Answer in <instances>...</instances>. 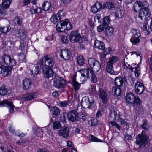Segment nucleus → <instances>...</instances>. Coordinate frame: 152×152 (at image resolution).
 Instances as JSON below:
<instances>
[{"mask_svg": "<svg viewBox=\"0 0 152 152\" xmlns=\"http://www.w3.org/2000/svg\"><path fill=\"white\" fill-rule=\"evenodd\" d=\"M148 3L146 1L143 2V18H144L145 23L143 25V31L146 35H148L151 31H152V18L150 22V27L148 24V20L150 19L151 13L148 9Z\"/></svg>", "mask_w": 152, "mask_h": 152, "instance_id": "obj_1", "label": "nucleus"}, {"mask_svg": "<svg viewBox=\"0 0 152 152\" xmlns=\"http://www.w3.org/2000/svg\"><path fill=\"white\" fill-rule=\"evenodd\" d=\"M38 64L41 68L46 67L53 68L55 65L54 58L50 55H46L42 57L39 60Z\"/></svg>", "mask_w": 152, "mask_h": 152, "instance_id": "obj_2", "label": "nucleus"}, {"mask_svg": "<svg viewBox=\"0 0 152 152\" xmlns=\"http://www.w3.org/2000/svg\"><path fill=\"white\" fill-rule=\"evenodd\" d=\"M126 101L127 103L129 104H136L137 105L140 104L141 101L138 97H135L134 95L132 93H128L126 97Z\"/></svg>", "mask_w": 152, "mask_h": 152, "instance_id": "obj_3", "label": "nucleus"}, {"mask_svg": "<svg viewBox=\"0 0 152 152\" xmlns=\"http://www.w3.org/2000/svg\"><path fill=\"white\" fill-rule=\"evenodd\" d=\"M99 96L104 103H107L109 98V92L106 89L99 88L98 91Z\"/></svg>", "mask_w": 152, "mask_h": 152, "instance_id": "obj_4", "label": "nucleus"}, {"mask_svg": "<svg viewBox=\"0 0 152 152\" xmlns=\"http://www.w3.org/2000/svg\"><path fill=\"white\" fill-rule=\"evenodd\" d=\"M2 5L0 4V18L3 17L6 14V9L8 8L12 0H2Z\"/></svg>", "mask_w": 152, "mask_h": 152, "instance_id": "obj_5", "label": "nucleus"}, {"mask_svg": "<svg viewBox=\"0 0 152 152\" xmlns=\"http://www.w3.org/2000/svg\"><path fill=\"white\" fill-rule=\"evenodd\" d=\"M53 85L57 88L60 89L65 88L66 83L64 79L60 77H57L53 80Z\"/></svg>", "mask_w": 152, "mask_h": 152, "instance_id": "obj_6", "label": "nucleus"}, {"mask_svg": "<svg viewBox=\"0 0 152 152\" xmlns=\"http://www.w3.org/2000/svg\"><path fill=\"white\" fill-rule=\"evenodd\" d=\"M88 64L95 72H98L101 68L100 63L92 58H90L88 60Z\"/></svg>", "mask_w": 152, "mask_h": 152, "instance_id": "obj_7", "label": "nucleus"}, {"mask_svg": "<svg viewBox=\"0 0 152 152\" xmlns=\"http://www.w3.org/2000/svg\"><path fill=\"white\" fill-rule=\"evenodd\" d=\"M81 105L84 108H92L94 105V101L90 102L89 98L87 96L83 97L81 102Z\"/></svg>", "mask_w": 152, "mask_h": 152, "instance_id": "obj_8", "label": "nucleus"}, {"mask_svg": "<svg viewBox=\"0 0 152 152\" xmlns=\"http://www.w3.org/2000/svg\"><path fill=\"white\" fill-rule=\"evenodd\" d=\"M132 34V38L130 39V42L133 44H135L140 42L139 38L140 36L139 31L135 29H132L131 30Z\"/></svg>", "mask_w": 152, "mask_h": 152, "instance_id": "obj_9", "label": "nucleus"}, {"mask_svg": "<svg viewBox=\"0 0 152 152\" xmlns=\"http://www.w3.org/2000/svg\"><path fill=\"white\" fill-rule=\"evenodd\" d=\"M4 63L6 65L10 66H14L16 65V61L12 59L10 56L4 54L2 56Z\"/></svg>", "mask_w": 152, "mask_h": 152, "instance_id": "obj_10", "label": "nucleus"}, {"mask_svg": "<svg viewBox=\"0 0 152 152\" xmlns=\"http://www.w3.org/2000/svg\"><path fill=\"white\" fill-rule=\"evenodd\" d=\"M81 38V35L77 30L72 32L70 34L69 39L72 42H78Z\"/></svg>", "mask_w": 152, "mask_h": 152, "instance_id": "obj_11", "label": "nucleus"}, {"mask_svg": "<svg viewBox=\"0 0 152 152\" xmlns=\"http://www.w3.org/2000/svg\"><path fill=\"white\" fill-rule=\"evenodd\" d=\"M67 117L68 119L72 122H75L76 121H79V115L76 111L72 110L68 112Z\"/></svg>", "mask_w": 152, "mask_h": 152, "instance_id": "obj_12", "label": "nucleus"}, {"mask_svg": "<svg viewBox=\"0 0 152 152\" xmlns=\"http://www.w3.org/2000/svg\"><path fill=\"white\" fill-rule=\"evenodd\" d=\"M134 9L136 12H139L138 18L142 20V3L141 1H137L134 4Z\"/></svg>", "mask_w": 152, "mask_h": 152, "instance_id": "obj_13", "label": "nucleus"}, {"mask_svg": "<svg viewBox=\"0 0 152 152\" xmlns=\"http://www.w3.org/2000/svg\"><path fill=\"white\" fill-rule=\"evenodd\" d=\"M16 34H18V37L20 40L24 41L26 39L27 33L26 29L20 28L16 31Z\"/></svg>", "mask_w": 152, "mask_h": 152, "instance_id": "obj_14", "label": "nucleus"}, {"mask_svg": "<svg viewBox=\"0 0 152 152\" xmlns=\"http://www.w3.org/2000/svg\"><path fill=\"white\" fill-rule=\"evenodd\" d=\"M41 68L43 71L44 76L47 78L51 79L50 80H52L53 78V76L54 74L53 68L46 67H42Z\"/></svg>", "mask_w": 152, "mask_h": 152, "instance_id": "obj_15", "label": "nucleus"}, {"mask_svg": "<svg viewBox=\"0 0 152 152\" xmlns=\"http://www.w3.org/2000/svg\"><path fill=\"white\" fill-rule=\"evenodd\" d=\"M139 65H140L139 63L137 64L136 63L134 64H133L131 65V66H130V65H128V66L129 68L130 69L132 72H134L136 77H138L139 76L140 72V70L139 66Z\"/></svg>", "mask_w": 152, "mask_h": 152, "instance_id": "obj_16", "label": "nucleus"}, {"mask_svg": "<svg viewBox=\"0 0 152 152\" xmlns=\"http://www.w3.org/2000/svg\"><path fill=\"white\" fill-rule=\"evenodd\" d=\"M59 55L60 57L64 60H68L70 58V52L66 49H63L60 52Z\"/></svg>", "mask_w": 152, "mask_h": 152, "instance_id": "obj_17", "label": "nucleus"}, {"mask_svg": "<svg viewBox=\"0 0 152 152\" xmlns=\"http://www.w3.org/2000/svg\"><path fill=\"white\" fill-rule=\"evenodd\" d=\"M65 21L58 22L56 25V29L58 32H63L65 30Z\"/></svg>", "mask_w": 152, "mask_h": 152, "instance_id": "obj_18", "label": "nucleus"}, {"mask_svg": "<svg viewBox=\"0 0 152 152\" xmlns=\"http://www.w3.org/2000/svg\"><path fill=\"white\" fill-rule=\"evenodd\" d=\"M69 131L67 126H64L59 131V135L64 138H66L69 136Z\"/></svg>", "mask_w": 152, "mask_h": 152, "instance_id": "obj_19", "label": "nucleus"}, {"mask_svg": "<svg viewBox=\"0 0 152 152\" xmlns=\"http://www.w3.org/2000/svg\"><path fill=\"white\" fill-rule=\"evenodd\" d=\"M23 87L26 90L29 89L31 86V81L30 79L26 78L23 80L22 82Z\"/></svg>", "mask_w": 152, "mask_h": 152, "instance_id": "obj_20", "label": "nucleus"}, {"mask_svg": "<svg viewBox=\"0 0 152 152\" xmlns=\"http://www.w3.org/2000/svg\"><path fill=\"white\" fill-rule=\"evenodd\" d=\"M33 4V6L30 9V10L32 14L36 13L39 14L42 13V8L36 5V4Z\"/></svg>", "mask_w": 152, "mask_h": 152, "instance_id": "obj_21", "label": "nucleus"}, {"mask_svg": "<svg viewBox=\"0 0 152 152\" xmlns=\"http://www.w3.org/2000/svg\"><path fill=\"white\" fill-rule=\"evenodd\" d=\"M136 141L135 143L137 145H138V150L141 149L142 145V131L141 132V134H139L136 136Z\"/></svg>", "mask_w": 152, "mask_h": 152, "instance_id": "obj_22", "label": "nucleus"}, {"mask_svg": "<svg viewBox=\"0 0 152 152\" xmlns=\"http://www.w3.org/2000/svg\"><path fill=\"white\" fill-rule=\"evenodd\" d=\"M142 83L140 82H137L135 85V91L136 93L140 95L142 93Z\"/></svg>", "mask_w": 152, "mask_h": 152, "instance_id": "obj_23", "label": "nucleus"}, {"mask_svg": "<svg viewBox=\"0 0 152 152\" xmlns=\"http://www.w3.org/2000/svg\"><path fill=\"white\" fill-rule=\"evenodd\" d=\"M92 72V71L90 70L89 68H84L80 70L81 76L83 77H86L87 79L90 77L89 73H91Z\"/></svg>", "mask_w": 152, "mask_h": 152, "instance_id": "obj_24", "label": "nucleus"}, {"mask_svg": "<svg viewBox=\"0 0 152 152\" xmlns=\"http://www.w3.org/2000/svg\"><path fill=\"white\" fill-rule=\"evenodd\" d=\"M94 46L95 48L102 50H104L105 48L104 44L102 42L98 40H96L95 41Z\"/></svg>", "mask_w": 152, "mask_h": 152, "instance_id": "obj_25", "label": "nucleus"}, {"mask_svg": "<svg viewBox=\"0 0 152 152\" xmlns=\"http://www.w3.org/2000/svg\"><path fill=\"white\" fill-rule=\"evenodd\" d=\"M102 5L99 2H96L91 7V10L94 13H96L102 8Z\"/></svg>", "mask_w": 152, "mask_h": 152, "instance_id": "obj_26", "label": "nucleus"}, {"mask_svg": "<svg viewBox=\"0 0 152 152\" xmlns=\"http://www.w3.org/2000/svg\"><path fill=\"white\" fill-rule=\"evenodd\" d=\"M115 83L117 86L121 87L122 86L124 83L123 79L121 77H116L115 79Z\"/></svg>", "mask_w": 152, "mask_h": 152, "instance_id": "obj_27", "label": "nucleus"}, {"mask_svg": "<svg viewBox=\"0 0 152 152\" xmlns=\"http://www.w3.org/2000/svg\"><path fill=\"white\" fill-rule=\"evenodd\" d=\"M119 115L118 114L116 109L114 107L111 108L109 113V115L111 118L115 120L116 118L117 117V115Z\"/></svg>", "mask_w": 152, "mask_h": 152, "instance_id": "obj_28", "label": "nucleus"}, {"mask_svg": "<svg viewBox=\"0 0 152 152\" xmlns=\"http://www.w3.org/2000/svg\"><path fill=\"white\" fill-rule=\"evenodd\" d=\"M104 7L109 10H112L115 9L117 7V5L114 2H109L104 4Z\"/></svg>", "mask_w": 152, "mask_h": 152, "instance_id": "obj_29", "label": "nucleus"}, {"mask_svg": "<svg viewBox=\"0 0 152 152\" xmlns=\"http://www.w3.org/2000/svg\"><path fill=\"white\" fill-rule=\"evenodd\" d=\"M106 70L108 73L111 75H117V74L114 72L113 68V65L111 64L107 63Z\"/></svg>", "mask_w": 152, "mask_h": 152, "instance_id": "obj_30", "label": "nucleus"}, {"mask_svg": "<svg viewBox=\"0 0 152 152\" xmlns=\"http://www.w3.org/2000/svg\"><path fill=\"white\" fill-rule=\"evenodd\" d=\"M114 31L113 28L110 26L107 27L104 30L105 34L108 36H112L113 34Z\"/></svg>", "mask_w": 152, "mask_h": 152, "instance_id": "obj_31", "label": "nucleus"}, {"mask_svg": "<svg viewBox=\"0 0 152 152\" xmlns=\"http://www.w3.org/2000/svg\"><path fill=\"white\" fill-rule=\"evenodd\" d=\"M52 116L55 118L59 115L60 113V110L56 106L53 107L51 108Z\"/></svg>", "mask_w": 152, "mask_h": 152, "instance_id": "obj_32", "label": "nucleus"}, {"mask_svg": "<svg viewBox=\"0 0 152 152\" xmlns=\"http://www.w3.org/2000/svg\"><path fill=\"white\" fill-rule=\"evenodd\" d=\"M13 22L15 25L21 26L23 23L22 19L20 17H15L13 20Z\"/></svg>", "mask_w": 152, "mask_h": 152, "instance_id": "obj_33", "label": "nucleus"}, {"mask_svg": "<svg viewBox=\"0 0 152 152\" xmlns=\"http://www.w3.org/2000/svg\"><path fill=\"white\" fill-rule=\"evenodd\" d=\"M113 92H114L115 96L118 97L121 96V89L117 86H115L112 89Z\"/></svg>", "mask_w": 152, "mask_h": 152, "instance_id": "obj_34", "label": "nucleus"}, {"mask_svg": "<svg viewBox=\"0 0 152 152\" xmlns=\"http://www.w3.org/2000/svg\"><path fill=\"white\" fill-rule=\"evenodd\" d=\"M35 95L34 93H28L25 94L23 96V99L28 101L33 99Z\"/></svg>", "mask_w": 152, "mask_h": 152, "instance_id": "obj_35", "label": "nucleus"}, {"mask_svg": "<svg viewBox=\"0 0 152 152\" xmlns=\"http://www.w3.org/2000/svg\"><path fill=\"white\" fill-rule=\"evenodd\" d=\"M4 106H8L9 107V112L10 113H13L14 111V106L12 102L7 101V102L4 104Z\"/></svg>", "mask_w": 152, "mask_h": 152, "instance_id": "obj_36", "label": "nucleus"}, {"mask_svg": "<svg viewBox=\"0 0 152 152\" xmlns=\"http://www.w3.org/2000/svg\"><path fill=\"white\" fill-rule=\"evenodd\" d=\"M51 6V4L50 1H46L44 2L42 5V8L43 10L47 11L49 10Z\"/></svg>", "mask_w": 152, "mask_h": 152, "instance_id": "obj_37", "label": "nucleus"}, {"mask_svg": "<svg viewBox=\"0 0 152 152\" xmlns=\"http://www.w3.org/2000/svg\"><path fill=\"white\" fill-rule=\"evenodd\" d=\"M150 139L147 134H143V147L147 145H148L150 144Z\"/></svg>", "mask_w": 152, "mask_h": 152, "instance_id": "obj_38", "label": "nucleus"}, {"mask_svg": "<svg viewBox=\"0 0 152 152\" xmlns=\"http://www.w3.org/2000/svg\"><path fill=\"white\" fill-rule=\"evenodd\" d=\"M13 66H5L4 68V75L5 76H7L8 75L10 72L12 70V67Z\"/></svg>", "mask_w": 152, "mask_h": 152, "instance_id": "obj_39", "label": "nucleus"}, {"mask_svg": "<svg viewBox=\"0 0 152 152\" xmlns=\"http://www.w3.org/2000/svg\"><path fill=\"white\" fill-rule=\"evenodd\" d=\"M124 10L118 8L117 9V11L115 12V17L118 18H121L124 16Z\"/></svg>", "mask_w": 152, "mask_h": 152, "instance_id": "obj_40", "label": "nucleus"}, {"mask_svg": "<svg viewBox=\"0 0 152 152\" xmlns=\"http://www.w3.org/2000/svg\"><path fill=\"white\" fill-rule=\"evenodd\" d=\"M110 19L109 17L107 16L105 17L103 20L102 25L104 26L105 28H107L108 26L110 23Z\"/></svg>", "mask_w": 152, "mask_h": 152, "instance_id": "obj_41", "label": "nucleus"}, {"mask_svg": "<svg viewBox=\"0 0 152 152\" xmlns=\"http://www.w3.org/2000/svg\"><path fill=\"white\" fill-rule=\"evenodd\" d=\"M110 19L109 17L107 16L105 17L103 20L102 25L104 26L105 28H107L108 26L110 23Z\"/></svg>", "mask_w": 152, "mask_h": 152, "instance_id": "obj_42", "label": "nucleus"}, {"mask_svg": "<svg viewBox=\"0 0 152 152\" xmlns=\"http://www.w3.org/2000/svg\"><path fill=\"white\" fill-rule=\"evenodd\" d=\"M77 63L80 66L83 65L85 62V60L82 56H79L77 58Z\"/></svg>", "mask_w": 152, "mask_h": 152, "instance_id": "obj_43", "label": "nucleus"}, {"mask_svg": "<svg viewBox=\"0 0 152 152\" xmlns=\"http://www.w3.org/2000/svg\"><path fill=\"white\" fill-rule=\"evenodd\" d=\"M10 29V27L9 26L0 27V31L4 34H6Z\"/></svg>", "mask_w": 152, "mask_h": 152, "instance_id": "obj_44", "label": "nucleus"}, {"mask_svg": "<svg viewBox=\"0 0 152 152\" xmlns=\"http://www.w3.org/2000/svg\"><path fill=\"white\" fill-rule=\"evenodd\" d=\"M118 60V58L116 56H113L109 59L107 63L113 65Z\"/></svg>", "mask_w": 152, "mask_h": 152, "instance_id": "obj_45", "label": "nucleus"}, {"mask_svg": "<svg viewBox=\"0 0 152 152\" xmlns=\"http://www.w3.org/2000/svg\"><path fill=\"white\" fill-rule=\"evenodd\" d=\"M40 70V68L37 66H34L31 71L32 74L37 75L39 73Z\"/></svg>", "mask_w": 152, "mask_h": 152, "instance_id": "obj_46", "label": "nucleus"}, {"mask_svg": "<svg viewBox=\"0 0 152 152\" xmlns=\"http://www.w3.org/2000/svg\"><path fill=\"white\" fill-rule=\"evenodd\" d=\"M60 20V17H58L56 15H52L50 18L51 22L53 24L56 23Z\"/></svg>", "mask_w": 152, "mask_h": 152, "instance_id": "obj_47", "label": "nucleus"}, {"mask_svg": "<svg viewBox=\"0 0 152 152\" xmlns=\"http://www.w3.org/2000/svg\"><path fill=\"white\" fill-rule=\"evenodd\" d=\"M65 30H70L72 28V25L69 22V20L68 19L65 20Z\"/></svg>", "mask_w": 152, "mask_h": 152, "instance_id": "obj_48", "label": "nucleus"}, {"mask_svg": "<svg viewBox=\"0 0 152 152\" xmlns=\"http://www.w3.org/2000/svg\"><path fill=\"white\" fill-rule=\"evenodd\" d=\"M71 83L75 91H77L80 89V84L79 83L77 82H74Z\"/></svg>", "mask_w": 152, "mask_h": 152, "instance_id": "obj_49", "label": "nucleus"}, {"mask_svg": "<svg viewBox=\"0 0 152 152\" xmlns=\"http://www.w3.org/2000/svg\"><path fill=\"white\" fill-rule=\"evenodd\" d=\"M17 55L18 56L19 61L20 62H24L25 60V55L23 53H18Z\"/></svg>", "mask_w": 152, "mask_h": 152, "instance_id": "obj_50", "label": "nucleus"}, {"mask_svg": "<svg viewBox=\"0 0 152 152\" xmlns=\"http://www.w3.org/2000/svg\"><path fill=\"white\" fill-rule=\"evenodd\" d=\"M7 92V89L5 87L2 86L0 88V94L4 95H6Z\"/></svg>", "mask_w": 152, "mask_h": 152, "instance_id": "obj_51", "label": "nucleus"}, {"mask_svg": "<svg viewBox=\"0 0 152 152\" xmlns=\"http://www.w3.org/2000/svg\"><path fill=\"white\" fill-rule=\"evenodd\" d=\"M53 127L54 129H58L61 127L60 123L58 121H55L53 123Z\"/></svg>", "mask_w": 152, "mask_h": 152, "instance_id": "obj_52", "label": "nucleus"}, {"mask_svg": "<svg viewBox=\"0 0 152 152\" xmlns=\"http://www.w3.org/2000/svg\"><path fill=\"white\" fill-rule=\"evenodd\" d=\"M150 126L148 124V122L146 120H143V129L146 130H148L149 129Z\"/></svg>", "mask_w": 152, "mask_h": 152, "instance_id": "obj_53", "label": "nucleus"}, {"mask_svg": "<svg viewBox=\"0 0 152 152\" xmlns=\"http://www.w3.org/2000/svg\"><path fill=\"white\" fill-rule=\"evenodd\" d=\"M98 123V121L97 119H94L92 120L89 121V124L91 126H94L97 125Z\"/></svg>", "mask_w": 152, "mask_h": 152, "instance_id": "obj_54", "label": "nucleus"}, {"mask_svg": "<svg viewBox=\"0 0 152 152\" xmlns=\"http://www.w3.org/2000/svg\"><path fill=\"white\" fill-rule=\"evenodd\" d=\"M87 115L88 114L83 111V112H82V113L80 114V118L82 119L83 121L86 120L87 119Z\"/></svg>", "mask_w": 152, "mask_h": 152, "instance_id": "obj_55", "label": "nucleus"}, {"mask_svg": "<svg viewBox=\"0 0 152 152\" xmlns=\"http://www.w3.org/2000/svg\"><path fill=\"white\" fill-rule=\"evenodd\" d=\"M110 124L111 125L115 126L119 131H120L121 126L116 122H115L114 121H111L110 122Z\"/></svg>", "mask_w": 152, "mask_h": 152, "instance_id": "obj_56", "label": "nucleus"}, {"mask_svg": "<svg viewBox=\"0 0 152 152\" xmlns=\"http://www.w3.org/2000/svg\"><path fill=\"white\" fill-rule=\"evenodd\" d=\"M89 138L91 140L94 142H102V140L99 139L97 138L96 137H95V136L91 135L89 137Z\"/></svg>", "mask_w": 152, "mask_h": 152, "instance_id": "obj_57", "label": "nucleus"}, {"mask_svg": "<svg viewBox=\"0 0 152 152\" xmlns=\"http://www.w3.org/2000/svg\"><path fill=\"white\" fill-rule=\"evenodd\" d=\"M56 15L58 17H60V19H61V18L64 17L65 16V14L64 12V11L62 10H59L56 14Z\"/></svg>", "mask_w": 152, "mask_h": 152, "instance_id": "obj_58", "label": "nucleus"}, {"mask_svg": "<svg viewBox=\"0 0 152 152\" xmlns=\"http://www.w3.org/2000/svg\"><path fill=\"white\" fill-rule=\"evenodd\" d=\"M117 120L118 121L120 122L121 125L125 124L126 123V121L122 118L120 115H117Z\"/></svg>", "mask_w": 152, "mask_h": 152, "instance_id": "obj_59", "label": "nucleus"}, {"mask_svg": "<svg viewBox=\"0 0 152 152\" xmlns=\"http://www.w3.org/2000/svg\"><path fill=\"white\" fill-rule=\"evenodd\" d=\"M91 75L92 81L94 83H96L97 81V80L95 74L93 73L92 72H91Z\"/></svg>", "mask_w": 152, "mask_h": 152, "instance_id": "obj_60", "label": "nucleus"}, {"mask_svg": "<svg viewBox=\"0 0 152 152\" xmlns=\"http://www.w3.org/2000/svg\"><path fill=\"white\" fill-rule=\"evenodd\" d=\"M106 28L104 27V26L102 25H100L98 26L97 28V31L99 32H101L103 31H104L105 30Z\"/></svg>", "mask_w": 152, "mask_h": 152, "instance_id": "obj_61", "label": "nucleus"}, {"mask_svg": "<svg viewBox=\"0 0 152 152\" xmlns=\"http://www.w3.org/2000/svg\"><path fill=\"white\" fill-rule=\"evenodd\" d=\"M61 39L62 42L65 44H66L68 43V40L67 37L65 36H63L61 37Z\"/></svg>", "mask_w": 152, "mask_h": 152, "instance_id": "obj_62", "label": "nucleus"}, {"mask_svg": "<svg viewBox=\"0 0 152 152\" xmlns=\"http://www.w3.org/2000/svg\"><path fill=\"white\" fill-rule=\"evenodd\" d=\"M26 47V45H24L21 42H20L19 47V49L20 50H23Z\"/></svg>", "mask_w": 152, "mask_h": 152, "instance_id": "obj_63", "label": "nucleus"}, {"mask_svg": "<svg viewBox=\"0 0 152 152\" xmlns=\"http://www.w3.org/2000/svg\"><path fill=\"white\" fill-rule=\"evenodd\" d=\"M110 50L111 49L110 48H107L105 50L103 55H105V56H106V55L110 53Z\"/></svg>", "mask_w": 152, "mask_h": 152, "instance_id": "obj_64", "label": "nucleus"}]
</instances>
